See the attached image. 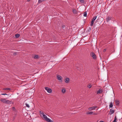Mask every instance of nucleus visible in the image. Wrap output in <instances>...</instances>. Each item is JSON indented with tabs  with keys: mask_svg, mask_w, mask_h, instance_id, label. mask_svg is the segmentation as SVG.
<instances>
[{
	"mask_svg": "<svg viewBox=\"0 0 122 122\" xmlns=\"http://www.w3.org/2000/svg\"><path fill=\"white\" fill-rule=\"evenodd\" d=\"M115 103L117 105H118L119 104V101L116 100H115Z\"/></svg>",
	"mask_w": 122,
	"mask_h": 122,
	"instance_id": "13",
	"label": "nucleus"
},
{
	"mask_svg": "<svg viewBox=\"0 0 122 122\" xmlns=\"http://www.w3.org/2000/svg\"><path fill=\"white\" fill-rule=\"evenodd\" d=\"M63 27L64 28V26H62V27Z\"/></svg>",
	"mask_w": 122,
	"mask_h": 122,
	"instance_id": "36",
	"label": "nucleus"
},
{
	"mask_svg": "<svg viewBox=\"0 0 122 122\" xmlns=\"http://www.w3.org/2000/svg\"><path fill=\"white\" fill-rule=\"evenodd\" d=\"M63 27L64 28V26H62V27Z\"/></svg>",
	"mask_w": 122,
	"mask_h": 122,
	"instance_id": "37",
	"label": "nucleus"
},
{
	"mask_svg": "<svg viewBox=\"0 0 122 122\" xmlns=\"http://www.w3.org/2000/svg\"><path fill=\"white\" fill-rule=\"evenodd\" d=\"M80 2L82 3H83L84 2V0H79Z\"/></svg>",
	"mask_w": 122,
	"mask_h": 122,
	"instance_id": "26",
	"label": "nucleus"
},
{
	"mask_svg": "<svg viewBox=\"0 0 122 122\" xmlns=\"http://www.w3.org/2000/svg\"><path fill=\"white\" fill-rule=\"evenodd\" d=\"M92 85L91 84H90L87 85V87L89 88H90L92 86Z\"/></svg>",
	"mask_w": 122,
	"mask_h": 122,
	"instance_id": "24",
	"label": "nucleus"
},
{
	"mask_svg": "<svg viewBox=\"0 0 122 122\" xmlns=\"http://www.w3.org/2000/svg\"><path fill=\"white\" fill-rule=\"evenodd\" d=\"M97 113H95L94 114H95V115H97Z\"/></svg>",
	"mask_w": 122,
	"mask_h": 122,
	"instance_id": "34",
	"label": "nucleus"
},
{
	"mask_svg": "<svg viewBox=\"0 0 122 122\" xmlns=\"http://www.w3.org/2000/svg\"><path fill=\"white\" fill-rule=\"evenodd\" d=\"M39 58V56L37 55H35L34 56V58L35 59H38Z\"/></svg>",
	"mask_w": 122,
	"mask_h": 122,
	"instance_id": "17",
	"label": "nucleus"
},
{
	"mask_svg": "<svg viewBox=\"0 0 122 122\" xmlns=\"http://www.w3.org/2000/svg\"><path fill=\"white\" fill-rule=\"evenodd\" d=\"M6 100L5 99H0V100L2 102L5 103Z\"/></svg>",
	"mask_w": 122,
	"mask_h": 122,
	"instance_id": "7",
	"label": "nucleus"
},
{
	"mask_svg": "<svg viewBox=\"0 0 122 122\" xmlns=\"http://www.w3.org/2000/svg\"><path fill=\"white\" fill-rule=\"evenodd\" d=\"M106 51V50L105 49H104L103 50V51Z\"/></svg>",
	"mask_w": 122,
	"mask_h": 122,
	"instance_id": "32",
	"label": "nucleus"
},
{
	"mask_svg": "<svg viewBox=\"0 0 122 122\" xmlns=\"http://www.w3.org/2000/svg\"><path fill=\"white\" fill-rule=\"evenodd\" d=\"M66 91V89L65 88H62L61 89V92L63 93H65Z\"/></svg>",
	"mask_w": 122,
	"mask_h": 122,
	"instance_id": "10",
	"label": "nucleus"
},
{
	"mask_svg": "<svg viewBox=\"0 0 122 122\" xmlns=\"http://www.w3.org/2000/svg\"><path fill=\"white\" fill-rule=\"evenodd\" d=\"M111 18L109 17V16H108V17H107V20H106V21L107 22H108L109 21V20H111Z\"/></svg>",
	"mask_w": 122,
	"mask_h": 122,
	"instance_id": "12",
	"label": "nucleus"
},
{
	"mask_svg": "<svg viewBox=\"0 0 122 122\" xmlns=\"http://www.w3.org/2000/svg\"><path fill=\"white\" fill-rule=\"evenodd\" d=\"M30 0H27V1L28 2Z\"/></svg>",
	"mask_w": 122,
	"mask_h": 122,
	"instance_id": "33",
	"label": "nucleus"
},
{
	"mask_svg": "<svg viewBox=\"0 0 122 122\" xmlns=\"http://www.w3.org/2000/svg\"><path fill=\"white\" fill-rule=\"evenodd\" d=\"M99 122H104L102 121H100Z\"/></svg>",
	"mask_w": 122,
	"mask_h": 122,
	"instance_id": "31",
	"label": "nucleus"
},
{
	"mask_svg": "<svg viewBox=\"0 0 122 122\" xmlns=\"http://www.w3.org/2000/svg\"><path fill=\"white\" fill-rule=\"evenodd\" d=\"M42 118H44L46 121L48 122H54L51 120V119L47 118V117L45 115H43V117H42Z\"/></svg>",
	"mask_w": 122,
	"mask_h": 122,
	"instance_id": "1",
	"label": "nucleus"
},
{
	"mask_svg": "<svg viewBox=\"0 0 122 122\" xmlns=\"http://www.w3.org/2000/svg\"><path fill=\"white\" fill-rule=\"evenodd\" d=\"M84 16L85 17H86L87 16V13L86 11L84 13Z\"/></svg>",
	"mask_w": 122,
	"mask_h": 122,
	"instance_id": "23",
	"label": "nucleus"
},
{
	"mask_svg": "<svg viewBox=\"0 0 122 122\" xmlns=\"http://www.w3.org/2000/svg\"><path fill=\"white\" fill-rule=\"evenodd\" d=\"M97 107V106H93L92 107H90L88 109L89 110L91 111L93 109H94L96 108Z\"/></svg>",
	"mask_w": 122,
	"mask_h": 122,
	"instance_id": "4",
	"label": "nucleus"
},
{
	"mask_svg": "<svg viewBox=\"0 0 122 122\" xmlns=\"http://www.w3.org/2000/svg\"><path fill=\"white\" fill-rule=\"evenodd\" d=\"M69 79L68 78H66L65 80V82L66 83H68L69 82Z\"/></svg>",
	"mask_w": 122,
	"mask_h": 122,
	"instance_id": "11",
	"label": "nucleus"
},
{
	"mask_svg": "<svg viewBox=\"0 0 122 122\" xmlns=\"http://www.w3.org/2000/svg\"><path fill=\"white\" fill-rule=\"evenodd\" d=\"M57 79L58 80L59 82H61L62 81V78L59 75H58L57 76Z\"/></svg>",
	"mask_w": 122,
	"mask_h": 122,
	"instance_id": "3",
	"label": "nucleus"
},
{
	"mask_svg": "<svg viewBox=\"0 0 122 122\" xmlns=\"http://www.w3.org/2000/svg\"><path fill=\"white\" fill-rule=\"evenodd\" d=\"M15 37L16 38H18L19 37L20 35L19 34H15Z\"/></svg>",
	"mask_w": 122,
	"mask_h": 122,
	"instance_id": "16",
	"label": "nucleus"
},
{
	"mask_svg": "<svg viewBox=\"0 0 122 122\" xmlns=\"http://www.w3.org/2000/svg\"><path fill=\"white\" fill-rule=\"evenodd\" d=\"M4 90H10V88H5L3 89Z\"/></svg>",
	"mask_w": 122,
	"mask_h": 122,
	"instance_id": "21",
	"label": "nucleus"
},
{
	"mask_svg": "<svg viewBox=\"0 0 122 122\" xmlns=\"http://www.w3.org/2000/svg\"><path fill=\"white\" fill-rule=\"evenodd\" d=\"M45 89L47 91V90H48V89H49L48 87H45Z\"/></svg>",
	"mask_w": 122,
	"mask_h": 122,
	"instance_id": "28",
	"label": "nucleus"
},
{
	"mask_svg": "<svg viewBox=\"0 0 122 122\" xmlns=\"http://www.w3.org/2000/svg\"><path fill=\"white\" fill-rule=\"evenodd\" d=\"M114 110L112 109H111L110 110V111L109 112V114L111 115L114 112Z\"/></svg>",
	"mask_w": 122,
	"mask_h": 122,
	"instance_id": "6",
	"label": "nucleus"
},
{
	"mask_svg": "<svg viewBox=\"0 0 122 122\" xmlns=\"http://www.w3.org/2000/svg\"><path fill=\"white\" fill-rule=\"evenodd\" d=\"M52 91V90L50 88H49L48 90H47V92L49 93H51V92Z\"/></svg>",
	"mask_w": 122,
	"mask_h": 122,
	"instance_id": "15",
	"label": "nucleus"
},
{
	"mask_svg": "<svg viewBox=\"0 0 122 122\" xmlns=\"http://www.w3.org/2000/svg\"><path fill=\"white\" fill-rule=\"evenodd\" d=\"M90 55L94 59H96V55L93 52H92L90 53Z\"/></svg>",
	"mask_w": 122,
	"mask_h": 122,
	"instance_id": "2",
	"label": "nucleus"
},
{
	"mask_svg": "<svg viewBox=\"0 0 122 122\" xmlns=\"http://www.w3.org/2000/svg\"><path fill=\"white\" fill-rule=\"evenodd\" d=\"M40 113L41 116L42 117H43L44 115H45L44 114V113L43 112H41V111H40Z\"/></svg>",
	"mask_w": 122,
	"mask_h": 122,
	"instance_id": "8",
	"label": "nucleus"
},
{
	"mask_svg": "<svg viewBox=\"0 0 122 122\" xmlns=\"http://www.w3.org/2000/svg\"><path fill=\"white\" fill-rule=\"evenodd\" d=\"M117 118L116 117V116H115L114 118V120L113 121V122H117Z\"/></svg>",
	"mask_w": 122,
	"mask_h": 122,
	"instance_id": "20",
	"label": "nucleus"
},
{
	"mask_svg": "<svg viewBox=\"0 0 122 122\" xmlns=\"http://www.w3.org/2000/svg\"><path fill=\"white\" fill-rule=\"evenodd\" d=\"M102 89H100L97 91V94H98L102 93Z\"/></svg>",
	"mask_w": 122,
	"mask_h": 122,
	"instance_id": "5",
	"label": "nucleus"
},
{
	"mask_svg": "<svg viewBox=\"0 0 122 122\" xmlns=\"http://www.w3.org/2000/svg\"><path fill=\"white\" fill-rule=\"evenodd\" d=\"M94 21L92 20L91 22V24H90V25L91 26H93V24L94 23Z\"/></svg>",
	"mask_w": 122,
	"mask_h": 122,
	"instance_id": "19",
	"label": "nucleus"
},
{
	"mask_svg": "<svg viewBox=\"0 0 122 122\" xmlns=\"http://www.w3.org/2000/svg\"><path fill=\"white\" fill-rule=\"evenodd\" d=\"M63 27L64 28V26H62V27Z\"/></svg>",
	"mask_w": 122,
	"mask_h": 122,
	"instance_id": "35",
	"label": "nucleus"
},
{
	"mask_svg": "<svg viewBox=\"0 0 122 122\" xmlns=\"http://www.w3.org/2000/svg\"><path fill=\"white\" fill-rule=\"evenodd\" d=\"M12 109L13 110H15V108L14 107H13L12 108Z\"/></svg>",
	"mask_w": 122,
	"mask_h": 122,
	"instance_id": "30",
	"label": "nucleus"
},
{
	"mask_svg": "<svg viewBox=\"0 0 122 122\" xmlns=\"http://www.w3.org/2000/svg\"><path fill=\"white\" fill-rule=\"evenodd\" d=\"M11 102L8 100H6L5 103L6 104H11Z\"/></svg>",
	"mask_w": 122,
	"mask_h": 122,
	"instance_id": "9",
	"label": "nucleus"
},
{
	"mask_svg": "<svg viewBox=\"0 0 122 122\" xmlns=\"http://www.w3.org/2000/svg\"><path fill=\"white\" fill-rule=\"evenodd\" d=\"M113 107V105L112 104V102H111L110 103V105H109V107H111L112 108Z\"/></svg>",
	"mask_w": 122,
	"mask_h": 122,
	"instance_id": "25",
	"label": "nucleus"
},
{
	"mask_svg": "<svg viewBox=\"0 0 122 122\" xmlns=\"http://www.w3.org/2000/svg\"><path fill=\"white\" fill-rule=\"evenodd\" d=\"M93 112L92 111V112H87V114H93Z\"/></svg>",
	"mask_w": 122,
	"mask_h": 122,
	"instance_id": "18",
	"label": "nucleus"
},
{
	"mask_svg": "<svg viewBox=\"0 0 122 122\" xmlns=\"http://www.w3.org/2000/svg\"><path fill=\"white\" fill-rule=\"evenodd\" d=\"M97 17V16H95L94 17V18L92 19V20L94 21L96 19Z\"/></svg>",
	"mask_w": 122,
	"mask_h": 122,
	"instance_id": "22",
	"label": "nucleus"
},
{
	"mask_svg": "<svg viewBox=\"0 0 122 122\" xmlns=\"http://www.w3.org/2000/svg\"><path fill=\"white\" fill-rule=\"evenodd\" d=\"M25 105L26 107H28L29 108L30 107V106L28 104H27L26 103L25 104Z\"/></svg>",
	"mask_w": 122,
	"mask_h": 122,
	"instance_id": "27",
	"label": "nucleus"
},
{
	"mask_svg": "<svg viewBox=\"0 0 122 122\" xmlns=\"http://www.w3.org/2000/svg\"><path fill=\"white\" fill-rule=\"evenodd\" d=\"M1 94L2 95H7V94L6 93L2 94Z\"/></svg>",
	"mask_w": 122,
	"mask_h": 122,
	"instance_id": "29",
	"label": "nucleus"
},
{
	"mask_svg": "<svg viewBox=\"0 0 122 122\" xmlns=\"http://www.w3.org/2000/svg\"><path fill=\"white\" fill-rule=\"evenodd\" d=\"M72 12H73L74 14H76L77 13V11L75 9H73Z\"/></svg>",
	"mask_w": 122,
	"mask_h": 122,
	"instance_id": "14",
	"label": "nucleus"
}]
</instances>
